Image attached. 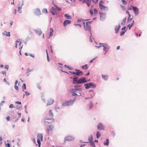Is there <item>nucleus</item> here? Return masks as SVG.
<instances>
[{"label": "nucleus", "mask_w": 147, "mask_h": 147, "mask_svg": "<svg viewBox=\"0 0 147 147\" xmlns=\"http://www.w3.org/2000/svg\"><path fill=\"white\" fill-rule=\"evenodd\" d=\"M94 14H97V13H98V11L96 9L94 8Z\"/></svg>", "instance_id": "nucleus-51"}, {"label": "nucleus", "mask_w": 147, "mask_h": 147, "mask_svg": "<svg viewBox=\"0 0 147 147\" xmlns=\"http://www.w3.org/2000/svg\"><path fill=\"white\" fill-rule=\"evenodd\" d=\"M64 17L66 18L67 19L70 20L72 18V17L68 14H66L64 15Z\"/></svg>", "instance_id": "nucleus-22"}, {"label": "nucleus", "mask_w": 147, "mask_h": 147, "mask_svg": "<svg viewBox=\"0 0 147 147\" xmlns=\"http://www.w3.org/2000/svg\"><path fill=\"white\" fill-rule=\"evenodd\" d=\"M132 25H131V24H129L127 26V28H129V30H130L131 28L132 27Z\"/></svg>", "instance_id": "nucleus-49"}, {"label": "nucleus", "mask_w": 147, "mask_h": 147, "mask_svg": "<svg viewBox=\"0 0 147 147\" xmlns=\"http://www.w3.org/2000/svg\"><path fill=\"white\" fill-rule=\"evenodd\" d=\"M120 27L121 26L120 24H119L118 26H115L114 29L115 30V34H117L118 32Z\"/></svg>", "instance_id": "nucleus-17"}, {"label": "nucleus", "mask_w": 147, "mask_h": 147, "mask_svg": "<svg viewBox=\"0 0 147 147\" xmlns=\"http://www.w3.org/2000/svg\"><path fill=\"white\" fill-rule=\"evenodd\" d=\"M77 85H75L74 86V88H80L81 87V85H79L78 84H76Z\"/></svg>", "instance_id": "nucleus-39"}, {"label": "nucleus", "mask_w": 147, "mask_h": 147, "mask_svg": "<svg viewBox=\"0 0 147 147\" xmlns=\"http://www.w3.org/2000/svg\"><path fill=\"white\" fill-rule=\"evenodd\" d=\"M96 137L97 138H98L100 136V133L99 131H97L96 134Z\"/></svg>", "instance_id": "nucleus-30"}, {"label": "nucleus", "mask_w": 147, "mask_h": 147, "mask_svg": "<svg viewBox=\"0 0 147 147\" xmlns=\"http://www.w3.org/2000/svg\"><path fill=\"white\" fill-rule=\"evenodd\" d=\"M22 105L20 106H19L18 105H17L16 106V108L17 110H19L20 108H22Z\"/></svg>", "instance_id": "nucleus-38"}, {"label": "nucleus", "mask_w": 147, "mask_h": 147, "mask_svg": "<svg viewBox=\"0 0 147 147\" xmlns=\"http://www.w3.org/2000/svg\"><path fill=\"white\" fill-rule=\"evenodd\" d=\"M34 13L35 15L36 16H39L41 14L39 8L35 9Z\"/></svg>", "instance_id": "nucleus-11"}, {"label": "nucleus", "mask_w": 147, "mask_h": 147, "mask_svg": "<svg viewBox=\"0 0 147 147\" xmlns=\"http://www.w3.org/2000/svg\"><path fill=\"white\" fill-rule=\"evenodd\" d=\"M2 34L3 35L9 37L10 36V33L9 32H7L6 31H4L3 33Z\"/></svg>", "instance_id": "nucleus-20"}, {"label": "nucleus", "mask_w": 147, "mask_h": 147, "mask_svg": "<svg viewBox=\"0 0 147 147\" xmlns=\"http://www.w3.org/2000/svg\"><path fill=\"white\" fill-rule=\"evenodd\" d=\"M99 8L101 10H102L103 9H105V6L102 5L100 6Z\"/></svg>", "instance_id": "nucleus-46"}, {"label": "nucleus", "mask_w": 147, "mask_h": 147, "mask_svg": "<svg viewBox=\"0 0 147 147\" xmlns=\"http://www.w3.org/2000/svg\"><path fill=\"white\" fill-rule=\"evenodd\" d=\"M93 107V104L92 103L91 101H90V104L89 106V109H91Z\"/></svg>", "instance_id": "nucleus-43"}, {"label": "nucleus", "mask_w": 147, "mask_h": 147, "mask_svg": "<svg viewBox=\"0 0 147 147\" xmlns=\"http://www.w3.org/2000/svg\"><path fill=\"white\" fill-rule=\"evenodd\" d=\"M74 89H77L78 90H76V92H82V88H74Z\"/></svg>", "instance_id": "nucleus-44"}, {"label": "nucleus", "mask_w": 147, "mask_h": 147, "mask_svg": "<svg viewBox=\"0 0 147 147\" xmlns=\"http://www.w3.org/2000/svg\"><path fill=\"white\" fill-rule=\"evenodd\" d=\"M127 29L126 30H125L124 31H122L120 32V36H122L124 35L125 33V32L127 31Z\"/></svg>", "instance_id": "nucleus-31"}, {"label": "nucleus", "mask_w": 147, "mask_h": 147, "mask_svg": "<svg viewBox=\"0 0 147 147\" xmlns=\"http://www.w3.org/2000/svg\"><path fill=\"white\" fill-rule=\"evenodd\" d=\"M69 73H71V74L73 75H76V71H69Z\"/></svg>", "instance_id": "nucleus-47"}, {"label": "nucleus", "mask_w": 147, "mask_h": 147, "mask_svg": "<svg viewBox=\"0 0 147 147\" xmlns=\"http://www.w3.org/2000/svg\"><path fill=\"white\" fill-rule=\"evenodd\" d=\"M88 65L87 64H86L84 65H82V68L83 69H86L88 68Z\"/></svg>", "instance_id": "nucleus-27"}, {"label": "nucleus", "mask_w": 147, "mask_h": 147, "mask_svg": "<svg viewBox=\"0 0 147 147\" xmlns=\"http://www.w3.org/2000/svg\"><path fill=\"white\" fill-rule=\"evenodd\" d=\"M81 20H82V21L84 20L85 21H88V20H90V19H87V20H84L82 18H81L80 19H78L77 22H80L81 21Z\"/></svg>", "instance_id": "nucleus-29"}, {"label": "nucleus", "mask_w": 147, "mask_h": 147, "mask_svg": "<svg viewBox=\"0 0 147 147\" xmlns=\"http://www.w3.org/2000/svg\"><path fill=\"white\" fill-rule=\"evenodd\" d=\"M53 32H50V36L49 37L48 39L49 38H50V37L53 36Z\"/></svg>", "instance_id": "nucleus-60"}, {"label": "nucleus", "mask_w": 147, "mask_h": 147, "mask_svg": "<svg viewBox=\"0 0 147 147\" xmlns=\"http://www.w3.org/2000/svg\"><path fill=\"white\" fill-rule=\"evenodd\" d=\"M51 119H53V118H51V119H44V122L45 124H46L47 123H49L48 121H46V120H51Z\"/></svg>", "instance_id": "nucleus-35"}, {"label": "nucleus", "mask_w": 147, "mask_h": 147, "mask_svg": "<svg viewBox=\"0 0 147 147\" xmlns=\"http://www.w3.org/2000/svg\"><path fill=\"white\" fill-rule=\"evenodd\" d=\"M74 140V138L72 136H67V137L65 138V142L66 141H71Z\"/></svg>", "instance_id": "nucleus-12"}, {"label": "nucleus", "mask_w": 147, "mask_h": 147, "mask_svg": "<svg viewBox=\"0 0 147 147\" xmlns=\"http://www.w3.org/2000/svg\"><path fill=\"white\" fill-rule=\"evenodd\" d=\"M84 86L86 89H88L90 88H95L96 87V84L92 82L85 84H84Z\"/></svg>", "instance_id": "nucleus-3"}, {"label": "nucleus", "mask_w": 147, "mask_h": 147, "mask_svg": "<svg viewBox=\"0 0 147 147\" xmlns=\"http://www.w3.org/2000/svg\"><path fill=\"white\" fill-rule=\"evenodd\" d=\"M9 108L12 109L13 108H14V107L13 105V104H11L9 105Z\"/></svg>", "instance_id": "nucleus-53"}, {"label": "nucleus", "mask_w": 147, "mask_h": 147, "mask_svg": "<svg viewBox=\"0 0 147 147\" xmlns=\"http://www.w3.org/2000/svg\"><path fill=\"white\" fill-rule=\"evenodd\" d=\"M61 10V7L57 6L56 8H55L54 7H52L51 8L50 12L53 15L55 16L57 14V11H60Z\"/></svg>", "instance_id": "nucleus-2"}, {"label": "nucleus", "mask_w": 147, "mask_h": 147, "mask_svg": "<svg viewBox=\"0 0 147 147\" xmlns=\"http://www.w3.org/2000/svg\"><path fill=\"white\" fill-rule=\"evenodd\" d=\"M98 0H92V1L95 4H96L98 3Z\"/></svg>", "instance_id": "nucleus-56"}, {"label": "nucleus", "mask_w": 147, "mask_h": 147, "mask_svg": "<svg viewBox=\"0 0 147 147\" xmlns=\"http://www.w3.org/2000/svg\"><path fill=\"white\" fill-rule=\"evenodd\" d=\"M43 135L42 134L39 133L37 135V139H40L42 141L43 140Z\"/></svg>", "instance_id": "nucleus-21"}, {"label": "nucleus", "mask_w": 147, "mask_h": 147, "mask_svg": "<svg viewBox=\"0 0 147 147\" xmlns=\"http://www.w3.org/2000/svg\"><path fill=\"white\" fill-rule=\"evenodd\" d=\"M95 95V93H94V92H92L90 94V95L91 96V98H93Z\"/></svg>", "instance_id": "nucleus-50"}, {"label": "nucleus", "mask_w": 147, "mask_h": 147, "mask_svg": "<svg viewBox=\"0 0 147 147\" xmlns=\"http://www.w3.org/2000/svg\"><path fill=\"white\" fill-rule=\"evenodd\" d=\"M5 102V101L4 100L2 101L0 103V106H1L3 105V104Z\"/></svg>", "instance_id": "nucleus-62"}, {"label": "nucleus", "mask_w": 147, "mask_h": 147, "mask_svg": "<svg viewBox=\"0 0 147 147\" xmlns=\"http://www.w3.org/2000/svg\"><path fill=\"white\" fill-rule=\"evenodd\" d=\"M109 139H106V142H104V145L107 146L109 145Z\"/></svg>", "instance_id": "nucleus-24"}, {"label": "nucleus", "mask_w": 147, "mask_h": 147, "mask_svg": "<svg viewBox=\"0 0 147 147\" xmlns=\"http://www.w3.org/2000/svg\"><path fill=\"white\" fill-rule=\"evenodd\" d=\"M104 3V2L102 0H100V1L99 2V7L100 6L102 5V4Z\"/></svg>", "instance_id": "nucleus-45"}, {"label": "nucleus", "mask_w": 147, "mask_h": 147, "mask_svg": "<svg viewBox=\"0 0 147 147\" xmlns=\"http://www.w3.org/2000/svg\"><path fill=\"white\" fill-rule=\"evenodd\" d=\"M98 129L100 130H102L104 129L103 125L101 123H99L97 126Z\"/></svg>", "instance_id": "nucleus-19"}, {"label": "nucleus", "mask_w": 147, "mask_h": 147, "mask_svg": "<svg viewBox=\"0 0 147 147\" xmlns=\"http://www.w3.org/2000/svg\"><path fill=\"white\" fill-rule=\"evenodd\" d=\"M130 6L132 7V9L136 16H137L139 13V9L138 8L134 6L133 5H131Z\"/></svg>", "instance_id": "nucleus-4"}, {"label": "nucleus", "mask_w": 147, "mask_h": 147, "mask_svg": "<svg viewBox=\"0 0 147 147\" xmlns=\"http://www.w3.org/2000/svg\"><path fill=\"white\" fill-rule=\"evenodd\" d=\"M89 12L90 14L91 15V16H92L93 15V11L92 10H91V9H90L89 10Z\"/></svg>", "instance_id": "nucleus-52"}, {"label": "nucleus", "mask_w": 147, "mask_h": 147, "mask_svg": "<svg viewBox=\"0 0 147 147\" xmlns=\"http://www.w3.org/2000/svg\"><path fill=\"white\" fill-rule=\"evenodd\" d=\"M54 100L52 99L51 98L48 99L47 102L46 104L47 106H48L49 105L52 104L54 103Z\"/></svg>", "instance_id": "nucleus-15"}, {"label": "nucleus", "mask_w": 147, "mask_h": 147, "mask_svg": "<svg viewBox=\"0 0 147 147\" xmlns=\"http://www.w3.org/2000/svg\"><path fill=\"white\" fill-rule=\"evenodd\" d=\"M121 1L122 2V4L124 5H125L127 3V2L125 0H121Z\"/></svg>", "instance_id": "nucleus-48"}, {"label": "nucleus", "mask_w": 147, "mask_h": 147, "mask_svg": "<svg viewBox=\"0 0 147 147\" xmlns=\"http://www.w3.org/2000/svg\"><path fill=\"white\" fill-rule=\"evenodd\" d=\"M22 89L23 90H25L26 89V86L25 83H23L22 86Z\"/></svg>", "instance_id": "nucleus-37"}, {"label": "nucleus", "mask_w": 147, "mask_h": 147, "mask_svg": "<svg viewBox=\"0 0 147 147\" xmlns=\"http://www.w3.org/2000/svg\"><path fill=\"white\" fill-rule=\"evenodd\" d=\"M88 140L89 142L93 141V137L92 134H90L89 136Z\"/></svg>", "instance_id": "nucleus-26"}, {"label": "nucleus", "mask_w": 147, "mask_h": 147, "mask_svg": "<svg viewBox=\"0 0 147 147\" xmlns=\"http://www.w3.org/2000/svg\"><path fill=\"white\" fill-rule=\"evenodd\" d=\"M25 94L26 95V96H28L30 94V93H29L27 91H25Z\"/></svg>", "instance_id": "nucleus-58"}, {"label": "nucleus", "mask_w": 147, "mask_h": 147, "mask_svg": "<svg viewBox=\"0 0 147 147\" xmlns=\"http://www.w3.org/2000/svg\"><path fill=\"white\" fill-rule=\"evenodd\" d=\"M42 13L45 12V13L47 14L48 13L47 9L46 8H44L42 10Z\"/></svg>", "instance_id": "nucleus-36"}, {"label": "nucleus", "mask_w": 147, "mask_h": 147, "mask_svg": "<svg viewBox=\"0 0 147 147\" xmlns=\"http://www.w3.org/2000/svg\"><path fill=\"white\" fill-rule=\"evenodd\" d=\"M107 43H99V45H100V46H101V47H104L105 45H107Z\"/></svg>", "instance_id": "nucleus-42"}, {"label": "nucleus", "mask_w": 147, "mask_h": 147, "mask_svg": "<svg viewBox=\"0 0 147 147\" xmlns=\"http://www.w3.org/2000/svg\"><path fill=\"white\" fill-rule=\"evenodd\" d=\"M90 144L91 146L92 147H96L95 145L94 142L93 141L90 142Z\"/></svg>", "instance_id": "nucleus-33"}, {"label": "nucleus", "mask_w": 147, "mask_h": 147, "mask_svg": "<svg viewBox=\"0 0 147 147\" xmlns=\"http://www.w3.org/2000/svg\"><path fill=\"white\" fill-rule=\"evenodd\" d=\"M14 88H15V89L16 90H19V89H18V88H19L18 86L17 85H16L14 86Z\"/></svg>", "instance_id": "nucleus-57"}, {"label": "nucleus", "mask_w": 147, "mask_h": 147, "mask_svg": "<svg viewBox=\"0 0 147 147\" xmlns=\"http://www.w3.org/2000/svg\"><path fill=\"white\" fill-rule=\"evenodd\" d=\"M88 32H90V39H89V41L90 42H92V39L91 37H92V34L91 31H88Z\"/></svg>", "instance_id": "nucleus-28"}, {"label": "nucleus", "mask_w": 147, "mask_h": 147, "mask_svg": "<svg viewBox=\"0 0 147 147\" xmlns=\"http://www.w3.org/2000/svg\"><path fill=\"white\" fill-rule=\"evenodd\" d=\"M1 74L3 75H5L6 76V71H3L1 72Z\"/></svg>", "instance_id": "nucleus-59"}, {"label": "nucleus", "mask_w": 147, "mask_h": 147, "mask_svg": "<svg viewBox=\"0 0 147 147\" xmlns=\"http://www.w3.org/2000/svg\"><path fill=\"white\" fill-rule=\"evenodd\" d=\"M40 140L39 139H37V142L38 144H41V142H40Z\"/></svg>", "instance_id": "nucleus-55"}, {"label": "nucleus", "mask_w": 147, "mask_h": 147, "mask_svg": "<svg viewBox=\"0 0 147 147\" xmlns=\"http://www.w3.org/2000/svg\"><path fill=\"white\" fill-rule=\"evenodd\" d=\"M126 17H125L122 20V22L121 23V25L124 26L125 25V24L126 22Z\"/></svg>", "instance_id": "nucleus-23"}, {"label": "nucleus", "mask_w": 147, "mask_h": 147, "mask_svg": "<svg viewBox=\"0 0 147 147\" xmlns=\"http://www.w3.org/2000/svg\"><path fill=\"white\" fill-rule=\"evenodd\" d=\"M54 126L52 125H49V126L47 127V133L48 134L49 133L50 131H52L53 129Z\"/></svg>", "instance_id": "nucleus-8"}, {"label": "nucleus", "mask_w": 147, "mask_h": 147, "mask_svg": "<svg viewBox=\"0 0 147 147\" xmlns=\"http://www.w3.org/2000/svg\"><path fill=\"white\" fill-rule=\"evenodd\" d=\"M91 0H83L82 2L83 4L86 3L88 7L90 6L91 5Z\"/></svg>", "instance_id": "nucleus-14"}, {"label": "nucleus", "mask_w": 147, "mask_h": 147, "mask_svg": "<svg viewBox=\"0 0 147 147\" xmlns=\"http://www.w3.org/2000/svg\"><path fill=\"white\" fill-rule=\"evenodd\" d=\"M16 117H13V118H11V121L12 120V121H13L15 123L16 122L17 120L18 119H19L18 118H17V119H16V120H13L14 119L17 118V117H16Z\"/></svg>", "instance_id": "nucleus-34"}, {"label": "nucleus", "mask_w": 147, "mask_h": 147, "mask_svg": "<svg viewBox=\"0 0 147 147\" xmlns=\"http://www.w3.org/2000/svg\"><path fill=\"white\" fill-rule=\"evenodd\" d=\"M120 6L123 10H125V7L123 5H121Z\"/></svg>", "instance_id": "nucleus-61"}, {"label": "nucleus", "mask_w": 147, "mask_h": 147, "mask_svg": "<svg viewBox=\"0 0 147 147\" xmlns=\"http://www.w3.org/2000/svg\"><path fill=\"white\" fill-rule=\"evenodd\" d=\"M22 8V6H20V7H18V11L19 12V13H22V11L21 10H20H20H21Z\"/></svg>", "instance_id": "nucleus-41"}, {"label": "nucleus", "mask_w": 147, "mask_h": 147, "mask_svg": "<svg viewBox=\"0 0 147 147\" xmlns=\"http://www.w3.org/2000/svg\"><path fill=\"white\" fill-rule=\"evenodd\" d=\"M34 30L36 34L40 36L42 33L41 30L39 28H37Z\"/></svg>", "instance_id": "nucleus-13"}, {"label": "nucleus", "mask_w": 147, "mask_h": 147, "mask_svg": "<svg viewBox=\"0 0 147 147\" xmlns=\"http://www.w3.org/2000/svg\"><path fill=\"white\" fill-rule=\"evenodd\" d=\"M5 145L7 147H10V145L9 143H7L5 144Z\"/></svg>", "instance_id": "nucleus-64"}, {"label": "nucleus", "mask_w": 147, "mask_h": 147, "mask_svg": "<svg viewBox=\"0 0 147 147\" xmlns=\"http://www.w3.org/2000/svg\"><path fill=\"white\" fill-rule=\"evenodd\" d=\"M99 14L100 15V20L102 21H103L106 18V13H103L101 12H99Z\"/></svg>", "instance_id": "nucleus-5"}, {"label": "nucleus", "mask_w": 147, "mask_h": 147, "mask_svg": "<svg viewBox=\"0 0 147 147\" xmlns=\"http://www.w3.org/2000/svg\"><path fill=\"white\" fill-rule=\"evenodd\" d=\"M78 77L77 76H76L73 79V84H79L82 83H84L87 82V81H86V78L84 77H82L78 80Z\"/></svg>", "instance_id": "nucleus-1"}, {"label": "nucleus", "mask_w": 147, "mask_h": 147, "mask_svg": "<svg viewBox=\"0 0 147 147\" xmlns=\"http://www.w3.org/2000/svg\"><path fill=\"white\" fill-rule=\"evenodd\" d=\"M109 48L110 47L107 44V45H105L103 47V50L105 51L104 54H105L108 51Z\"/></svg>", "instance_id": "nucleus-16"}, {"label": "nucleus", "mask_w": 147, "mask_h": 147, "mask_svg": "<svg viewBox=\"0 0 147 147\" xmlns=\"http://www.w3.org/2000/svg\"><path fill=\"white\" fill-rule=\"evenodd\" d=\"M77 90V89H74V88H72L71 90L70 93L72 94V96H78V94H77V93H78V92H76Z\"/></svg>", "instance_id": "nucleus-6"}, {"label": "nucleus", "mask_w": 147, "mask_h": 147, "mask_svg": "<svg viewBox=\"0 0 147 147\" xmlns=\"http://www.w3.org/2000/svg\"><path fill=\"white\" fill-rule=\"evenodd\" d=\"M92 22V20L91 21H88L86 22V26L87 27V28L88 29V31H90L91 30V28L90 25H89L88 24H91Z\"/></svg>", "instance_id": "nucleus-10"}, {"label": "nucleus", "mask_w": 147, "mask_h": 147, "mask_svg": "<svg viewBox=\"0 0 147 147\" xmlns=\"http://www.w3.org/2000/svg\"><path fill=\"white\" fill-rule=\"evenodd\" d=\"M75 70L76 71V76H82L84 74L83 71L79 69H75Z\"/></svg>", "instance_id": "nucleus-9"}, {"label": "nucleus", "mask_w": 147, "mask_h": 147, "mask_svg": "<svg viewBox=\"0 0 147 147\" xmlns=\"http://www.w3.org/2000/svg\"><path fill=\"white\" fill-rule=\"evenodd\" d=\"M5 68L7 70H8L9 68V66L8 65H5L4 66Z\"/></svg>", "instance_id": "nucleus-54"}, {"label": "nucleus", "mask_w": 147, "mask_h": 147, "mask_svg": "<svg viewBox=\"0 0 147 147\" xmlns=\"http://www.w3.org/2000/svg\"><path fill=\"white\" fill-rule=\"evenodd\" d=\"M6 119L7 121H9L10 120V117L9 116H8L6 118Z\"/></svg>", "instance_id": "nucleus-63"}, {"label": "nucleus", "mask_w": 147, "mask_h": 147, "mask_svg": "<svg viewBox=\"0 0 147 147\" xmlns=\"http://www.w3.org/2000/svg\"><path fill=\"white\" fill-rule=\"evenodd\" d=\"M73 103H72L71 100L66 101L63 103L62 105L63 107L67 106L70 105H72Z\"/></svg>", "instance_id": "nucleus-7"}, {"label": "nucleus", "mask_w": 147, "mask_h": 147, "mask_svg": "<svg viewBox=\"0 0 147 147\" xmlns=\"http://www.w3.org/2000/svg\"><path fill=\"white\" fill-rule=\"evenodd\" d=\"M49 114L50 116L52 117H53V114L52 112V111L51 110H50L49 111Z\"/></svg>", "instance_id": "nucleus-40"}, {"label": "nucleus", "mask_w": 147, "mask_h": 147, "mask_svg": "<svg viewBox=\"0 0 147 147\" xmlns=\"http://www.w3.org/2000/svg\"><path fill=\"white\" fill-rule=\"evenodd\" d=\"M71 22V21L70 20H65L63 23V25L64 27H66L68 24H70Z\"/></svg>", "instance_id": "nucleus-18"}, {"label": "nucleus", "mask_w": 147, "mask_h": 147, "mask_svg": "<svg viewBox=\"0 0 147 147\" xmlns=\"http://www.w3.org/2000/svg\"><path fill=\"white\" fill-rule=\"evenodd\" d=\"M83 25L84 26V30H88V29L86 28L87 27L86 26V25H85V22H83Z\"/></svg>", "instance_id": "nucleus-32"}, {"label": "nucleus", "mask_w": 147, "mask_h": 147, "mask_svg": "<svg viewBox=\"0 0 147 147\" xmlns=\"http://www.w3.org/2000/svg\"><path fill=\"white\" fill-rule=\"evenodd\" d=\"M102 77L105 80H108V76L107 75H102Z\"/></svg>", "instance_id": "nucleus-25"}]
</instances>
